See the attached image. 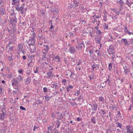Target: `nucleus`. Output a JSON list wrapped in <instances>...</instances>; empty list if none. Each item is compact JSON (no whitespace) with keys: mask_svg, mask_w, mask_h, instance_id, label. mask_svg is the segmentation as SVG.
Here are the masks:
<instances>
[{"mask_svg":"<svg viewBox=\"0 0 133 133\" xmlns=\"http://www.w3.org/2000/svg\"><path fill=\"white\" fill-rule=\"evenodd\" d=\"M123 66V69L124 70V72L125 74H127L130 72L129 67V65L125 62H123L122 64Z\"/></svg>","mask_w":133,"mask_h":133,"instance_id":"1","label":"nucleus"},{"mask_svg":"<svg viewBox=\"0 0 133 133\" xmlns=\"http://www.w3.org/2000/svg\"><path fill=\"white\" fill-rule=\"evenodd\" d=\"M35 32H33L31 37H30L29 38V42L30 43L29 44L34 46L35 45V43L36 41L35 39Z\"/></svg>","mask_w":133,"mask_h":133,"instance_id":"2","label":"nucleus"},{"mask_svg":"<svg viewBox=\"0 0 133 133\" xmlns=\"http://www.w3.org/2000/svg\"><path fill=\"white\" fill-rule=\"evenodd\" d=\"M127 133H133V127L131 125H128L126 126Z\"/></svg>","mask_w":133,"mask_h":133,"instance_id":"3","label":"nucleus"},{"mask_svg":"<svg viewBox=\"0 0 133 133\" xmlns=\"http://www.w3.org/2000/svg\"><path fill=\"white\" fill-rule=\"evenodd\" d=\"M89 105L90 106L91 108V110L92 111V114H93L95 112H94V111H96L97 110V105L96 103L94 104L93 105L90 104Z\"/></svg>","mask_w":133,"mask_h":133,"instance_id":"4","label":"nucleus"},{"mask_svg":"<svg viewBox=\"0 0 133 133\" xmlns=\"http://www.w3.org/2000/svg\"><path fill=\"white\" fill-rule=\"evenodd\" d=\"M43 47L44 49L42 50L43 53L44 55H46L48 53L49 50V45H44Z\"/></svg>","mask_w":133,"mask_h":133,"instance_id":"5","label":"nucleus"},{"mask_svg":"<svg viewBox=\"0 0 133 133\" xmlns=\"http://www.w3.org/2000/svg\"><path fill=\"white\" fill-rule=\"evenodd\" d=\"M98 101L102 102V103L103 104L106 102V101L104 99V97L102 96H99L98 97Z\"/></svg>","mask_w":133,"mask_h":133,"instance_id":"6","label":"nucleus"},{"mask_svg":"<svg viewBox=\"0 0 133 133\" xmlns=\"http://www.w3.org/2000/svg\"><path fill=\"white\" fill-rule=\"evenodd\" d=\"M86 51L87 52H89L90 54V56H91V54H92L93 52L94 49L92 47H89L87 48Z\"/></svg>","mask_w":133,"mask_h":133,"instance_id":"7","label":"nucleus"},{"mask_svg":"<svg viewBox=\"0 0 133 133\" xmlns=\"http://www.w3.org/2000/svg\"><path fill=\"white\" fill-rule=\"evenodd\" d=\"M121 41L122 42L124 43L125 46H128L129 45L127 39L126 38H122L121 40Z\"/></svg>","mask_w":133,"mask_h":133,"instance_id":"8","label":"nucleus"},{"mask_svg":"<svg viewBox=\"0 0 133 133\" xmlns=\"http://www.w3.org/2000/svg\"><path fill=\"white\" fill-rule=\"evenodd\" d=\"M84 46L85 47V46L84 45V43L83 42H82L80 44H77V46L76 47V49L79 50L80 49H81L82 48L83 46Z\"/></svg>","mask_w":133,"mask_h":133,"instance_id":"9","label":"nucleus"},{"mask_svg":"<svg viewBox=\"0 0 133 133\" xmlns=\"http://www.w3.org/2000/svg\"><path fill=\"white\" fill-rule=\"evenodd\" d=\"M12 4L13 5H15L16 6L19 4V0H12Z\"/></svg>","mask_w":133,"mask_h":133,"instance_id":"10","label":"nucleus"},{"mask_svg":"<svg viewBox=\"0 0 133 133\" xmlns=\"http://www.w3.org/2000/svg\"><path fill=\"white\" fill-rule=\"evenodd\" d=\"M81 63V61H79L78 62V63L76 64V70L78 71L81 70V67L79 66Z\"/></svg>","mask_w":133,"mask_h":133,"instance_id":"11","label":"nucleus"},{"mask_svg":"<svg viewBox=\"0 0 133 133\" xmlns=\"http://www.w3.org/2000/svg\"><path fill=\"white\" fill-rule=\"evenodd\" d=\"M5 115V114L3 111H2L0 112V120H3Z\"/></svg>","mask_w":133,"mask_h":133,"instance_id":"12","label":"nucleus"},{"mask_svg":"<svg viewBox=\"0 0 133 133\" xmlns=\"http://www.w3.org/2000/svg\"><path fill=\"white\" fill-rule=\"evenodd\" d=\"M19 4L17 5L16 6V10L18 11H22L23 10L24 8L22 6H21L19 7Z\"/></svg>","mask_w":133,"mask_h":133,"instance_id":"13","label":"nucleus"},{"mask_svg":"<svg viewBox=\"0 0 133 133\" xmlns=\"http://www.w3.org/2000/svg\"><path fill=\"white\" fill-rule=\"evenodd\" d=\"M109 54V55L113 54L114 53V50L112 49L111 46H110L108 49Z\"/></svg>","mask_w":133,"mask_h":133,"instance_id":"14","label":"nucleus"},{"mask_svg":"<svg viewBox=\"0 0 133 133\" xmlns=\"http://www.w3.org/2000/svg\"><path fill=\"white\" fill-rule=\"evenodd\" d=\"M47 74L48 78H51V77H53V75L52 74V72L51 71L48 72Z\"/></svg>","mask_w":133,"mask_h":133,"instance_id":"15","label":"nucleus"},{"mask_svg":"<svg viewBox=\"0 0 133 133\" xmlns=\"http://www.w3.org/2000/svg\"><path fill=\"white\" fill-rule=\"evenodd\" d=\"M69 50L71 54H74L75 51V49L74 47L70 46Z\"/></svg>","mask_w":133,"mask_h":133,"instance_id":"16","label":"nucleus"},{"mask_svg":"<svg viewBox=\"0 0 133 133\" xmlns=\"http://www.w3.org/2000/svg\"><path fill=\"white\" fill-rule=\"evenodd\" d=\"M53 59L56 62H58L60 61V57L57 55Z\"/></svg>","mask_w":133,"mask_h":133,"instance_id":"17","label":"nucleus"},{"mask_svg":"<svg viewBox=\"0 0 133 133\" xmlns=\"http://www.w3.org/2000/svg\"><path fill=\"white\" fill-rule=\"evenodd\" d=\"M103 27L104 30H107L108 29L109 26L105 23H104L103 24Z\"/></svg>","mask_w":133,"mask_h":133,"instance_id":"18","label":"nucleus"},{"mask_svg":"<svg viewBox=\"0 0 133 133\" xmlns=\"http://www.w3.org/2000/svg\"><path fill=\"white\" fill-rule=\"evenodd\" d=\"M99 113L103 117V116L105 114V112L102 109L100 110Z\"/></svg>","mask_w":133,"mask_h":133,"instance_id":"19","label":"nucleus"},{"mask_svg":"<svg viewBox=\"0 0 133 133\" xmlns=\"http://www.w3.org/2000/svg\"><path fill=\"white\" fill-rule=\"evenodd\" d=\"M91 122L93 124H95L96 123L95 118L93 116L91 118Z\"/></svg>","mask_w":133,"mask_h":133,"instance_id":"20","label":"nucleus"},{"mask_svg":"<svg viewBox=\"0 0 133 133\" xmlns=\"http://www.w3.org/2000/svg\"><path fill=\"white\" fill-rule=\"evenodd\" d=\"M11 20L12 21L15 22L16 23L17 22V18L15 16H13V17H12Z\"/></svg>","mask_w":133,"mask_h":133,"instance_id":"21","label":"nucleus"},{"mask_svg":"<svg viewBox=\"0 0 133 133\" xmlns=\"http://www.w3.org/2000/svg\"><path fill=\"white\" fill-rule=\"evenodd\" d=\"M80 90H77L76 92H75L74 94L75 96H78L80 94Z\"/></svg>","mask_w":133,"mask_h":133,"instance_id":"22","label":"nucleus"},{"mask_svg":"<svg viewBox=\"0 0 133 133\" xmlns=\"http://www.w3.org/2000/svg\"><path fill=\"white\" fill-rule=\"evenodd\" d=\"M119 4L120 5V11L122 10V9H123V7L124 4H125V3H119Z\"/></svg>","mask_w":133,"mask_h":133,"instance_id":"23","label":"nucleus"},{"mask_svg":"<svg viewBox=\"0 0 133 133\" xmlns=\"http://www.w3.org/2000/svg\"><path fill=\"white\" fill-rule=\"evenodd\" d=\"M22 45L20 44H19L18 45V50L19 51H22Z\"/></svg>","mask_w":133,"mask_h":133,"instance_id":"24","label":"nucleus"},{"mask_svg":"<svg viewBox=\"0 0 133 133\" xmlns=\"http://www.w3.org/2000/svg\"><path fill=\"white\" fill-rule=\"evenodd\" d=\"M58 85L57 84H53L51 85V87L52 88H56Z\"/></svg>","mask_w":133,"mask_h":133,"instance_id":"25","label":"nucleus"},{"mask_svg":"<svg viewBox=\"0 0 133 133\" xmlns=\"http://www.w3.org/2000/svg\"><path fill=\"white\" fill-rule=\"evenodd\" d=\"M0 13L1 14L4 15L5 14V12L4 9H1L0 10Z\"/></svg>","mask_w":133,"mask_h":133,"instance_id":"26","label":"nucleus"},{"mask_svg":"<svg viewBox=\"0 0 133 133\" xmlns=\"http://www.w3.org/2000/svg\"><path fill=\"white\" fill-rule=\"evenodd\" d=\"M45 99H46V100L47 101H49L50 99L51 98L50 97H49L47 95L45 96Z\"/></svg>","mask_w":133,"mask_h":133,"instance_id":"27","label":"nucleus"},{"mask_svg":"<svg viewBox=\"0 0 133 133\" xmlns=\"http://www.w3.org/2000/svg\"><path fill=\"white\" fill-rule=\"evenodd\" d=\"M74 8L75 9H77V6H78V3H75V2H74Z\"/></svg>","mask_w":133,"mask_h":133,"instance_id":"28","label":"nucleus"},{"mask_svg":"<svg viewBox=\"0 0 133 133\" xmlns=\"http://www.w3.org/2000/svg\"><path fill=\"white\" fill-rule=\"evenodd\" d=\"M117 127H119L120 129L122 127V124L119 123H117Z\"/></svg>","mask_w":133,"mask_h":133,"instance_id":"29","label":"nucleus"},{"mask_svg":"<svg viewBox=\"0 0 133 133\" xmlns=\"http://www.w3.org/2000/svg\"><path fill=\"white\" fill-rule=\"evenodd\" d=\"M112 68V66L111 64L110 63L108 64V70L109 71H111Z\"/></svg>","mask_w":133,"mask_h":133,"instance_id":"30","label":"nucleus"},{"mask_svg":"<svg viewBox=\"0 0 133 133\" xmlns=\"http://www.w3.org/2000/svg\"><path fill=\"white\" fill-rule=\"evenodd\" d=\"M17 79L18 81H22V78L21 75H18V77L17 78Z\"/></svg>","mask_w":133,"mask_h":133,"instance_id":"31","label":"nucleus"},{"mask_svg":"<svg viewBox=\"0 0 133 133\" xmlns=\"http://www.w3.org/2000/svg\"><path fill=\"white\" fill-rule=\"evenodd\" d=\"M29 45H30V49H31V50H32V49L31 48V46H32L33 47V50H34V51L35 50V45H34V46H32L30 44H29V43L30 44V42H29ZM32 51L33 52V51Z\"/></svg>","mask_w":133,"mask_h":133,"instance_id":"32","label":"nucleus"},{"mask_svg":"<svg viewBox=\"0 0 133 133\" xmlns=\"http://www.w3.org/2000/svg\"><path fill=\"white\" fill-rule=\"evenodd\" d=\"M97 66L98 67V65L96 64H94L92 66V69L94 71L95 69L96 68Z\"/></svg>","mask_w":133,"mask_h":133,"instance_id":"33","label":"nucleus"},{"mask_svg":"<svg viewBox=\"0 0 133 133\" xmlns=\"http://www.w3.org/2000/svg\"><path fill=\"white\" fill-rule=\"evenodd\" d=\"M14 48V47L13 46H10L9 48V49L10 51L11 52H13L14 50L13 49Z\"/></svg>","mask_w":133,"mask_h":133,"instance_id":"34","label":"nucleus"},{"mask_svg":"<svg viewBox=\"0 0 133 133\" xmlns=\"http://www.w3.org/2000/svg\"><path fill=\"white\" fill-rule=\"evenodd\" d=\"M129 30L127 28V26H125L124 27V31L125 33H128Z\"/></svg>","mask_w":133,"mask_h":133,"instance_id":"35","label":"nucleus"},{"mask_svg":"<svg viewBox=\"0 0 133 133\" xmlns=\"http://www.w3.org/2000/svg\"><path fill=\"white\" fill-rule=\"evenodd\" d=\"M113 10L114 11V12L117 15H118L119 14L120 12L121 11H120V9L119 11H116L115 10Z\"/></svg>","mask_w":133,"mask_h":133,"instance_id":"36","label":"nucleus"},{"mask_svg":"<svg viewBox=\"0 0 133 133\" xmlns=\"http://www.w3.org/2000/svg\"><path fill=\"white\" fill-rule=\"evenodd\" d=\"M18 71L19 74H23V70L22 69H20Z\"/></svg>","mask_w":133,"mask_h":133,"instance_id":"37","label":"nucleus"},{"mask_svg":"<svg viewBox=\"0 0 133 133\" xmlns=\"http://www.w3.org/2000/svg\"><path fill=\"white\" fill-rule=\"evenodd\" d=\"M20 108L22 110H23L25 111L26 110V109L25 107H23L22 106H21L20 107Z\"/></svg>","mask_w":133,"mask_h":133,"instance_id":"38","label":"nucleus"},{"mask_svg":"<svg viewBox=\"0 0 133 133\" xmlns=\"http://www.w3.org/2000/svg\"><path fill=\"white\" fill-rule=\"evenodd\" d=\"M100 17L98 16H96L95 15V16H93V18L94 19V21L95 20L96 18L97 19H98L100 18Z\"/></svg>","mask_w":133,"mask_h":133,"instance_id":"39","label":"nucleus"},{"mask_svg":"<svg viewBox=\"0 0 133 133\" xmlns=\"http://www.w3.org/2000/svg\"><path fill=\"white\" fill-rule=\"evenodd\" d=\"M89 78L90 80H91L92 79L94 78V75L93 74L91 76H89Z\"/></svg>","mask_w":133,"mask_h":133,"instance_id":"40","label":"nucleus"},{"mask_svg":"<svg viewBox=\"0 0 133 133\" xmlns=\"http://www.w3.org/2000/svg\"><path fill=\"white\" fill-rule=\"evenodd\" d=\"M37 105H39L40 104H42V102L40 100H38L37 101Z\"/></svg>","mask_w":133,"mask_h":133,"instance_id":"41","label":"nucleus"},{"mask_svg":"<svg viewBox=\"0 0 133 133\" xmlns=\"http://www.w3.org/2000/svg\"><path fill=\"white\" fill-rule=\"evenodd\" d=\"M43 91L44 92H47L48 91V89L46 87H44L43 89Z\"/></svg>","mask_w":133,"mask_h":133,"instance_id":"42","label":"nucleus"},{"mask_svg":"<svg viewBox=\"0 0 133 133\" xmlns=\"http://www.w3.org/2000/svg\"><path fill=\"white\" fill-rule=\"evenodd\" d=\"M67 87H68V88L70 89H72L73 88V87L70 84H69Z\"/></svg>","mask_w":133,"mask_h":133,"instance_id":"43","label":"nucleus"},{"mask_svg":"<svg viewBox=\"0 0 133 133\" xmlns=\"http://www.w3.org/2000/svg\"><path fill=\"white\" fill-rule=\"evenodd\" d=\"M13 43L11 41H10L8 44L7 45V47H8L9 45H10L11 44H13Z\"/></svg>","mask_w":133,"mask_h":133,"instance_id":"44","label":"nucleus"},{"mask_svg":"<svg viewBox=\"0 0 133 133\" xmlns=\"http://www.w3.org/2000/svg\"><path fill=\"white\" fill-rule=\"evenodd\" d=\"M107 16H104L103 17V20L104 21H106L107 20Z\"/></svg>","mask_w":133,"mask_h":133,"instance_id":"45","label":"nucleus"},{"mask_svg":"<svg viewBox=\"0 0 133 133\" xmlns=\"http://www.w3.org/2000/svg\"><path fill=\"white\" fill-rule=\"evenodd\" d=\"M31 71L30 70H27L26 73H27V75L28 76L31 73Z\"/></svg>","mask_w":133,"mask_h":133,"instance_id":"46","label":"nucleus"},{"mask_svg":"<svg viewBox=\"0 0 133 133\" xmlns=\"http://www.w3.org/2000/svg\"><path fill=\"white\" fill-rule=\"evenodd\" d=\"M30 80L29 79V78H27L26 79V82L27 83H29L30 81Z\"/></svg>","mask_w":133,"mask_h":133,"instance_id":"47","label":"nucleus"},{"mask_svg":"<svg viewBox=\"0 0 133 133\" xmlns=\"http://www.w3.org/2000/svg\"><path fill=\"white\" fill-rule=\"evenodd\" d=\"M130 2H129L128 0H127L126 2V3H125V4L126 3L129 7V3H130Z\"/></svg>","mask_w":133,"mask_h":133,"instance_id":"48","label":"nucleus"},{"mask_svg":"<svg viewBox=\"0 0 133 133\" xmlns=\"http://www.w3.org/2000/svg\"><path fill=\"white\" fill-rule=\"evenodd\" d=\"M81 10H82V12H83L85 9V8L83 6H82L81 7Z\"/></svg>","mask_w":133,"mask_h":133,"instance_id":"49","label":"nucleus"},{"mask_svg":"<svg viewBox=\"0 0 133 133\" xmlns=\"http://www.w3.org/2000/svg\"><path fill=\"white\" fill-rule=\"evenodd\" d=\"M110 38L108 39V41H112L113 40V39L112 38V37L111 36H110Z\"/></svg>","mask_w":133,"mask_h":133,"instance_id":"50","label":"nucleus"},{"mask_svg":"<svg viewBox=\"0 0 133 133\" xmlns=\"http://www.w3.org/2000/svg\"><path fill=\"white\" fill-rule=\"evenodd\" d=\"M118 2V3H124L123 1H122L121 0H120L118 1H117V3Z\"/></svg>","mask_w":133,"mask_h":133,"instance_id":"51","label":"nucleus"},{"mask_svg":"<svg viewBox=\"0 0 133 133\" xmlns=\"http://www.w3.org/2000/svg\"><path fill=\"white\" fill-rule=\"evenodd\" d=\"M46 58V57H45V55H43L42 56V60H45V59Z\"/></svg>","mask_w":133,"mask_h":133,"instance_id":"52","label":"nucleus"},{"mask_svg":"<svg viewBox=\"0 0 133 133\" xmlns=\"http://www.w3.org/2000/svg\"><path fill=\"white\" fill-rule=\"evenodd\" d=\"M8 59L9 61H11L12 60V58L11 57L9 56L8 57Z\"/></svg>","mask_w":133,"mask_h":133,"instance_id":"53","label":"nucleus"},{"mask_svg":"<svg viewBox=\"0 0 133 133\" xmlns=\"http://www.w3.org/2000/svg\"><path fill=\"white\" fill-rule=\"evenodd\" d=\"M116 131L117 133H119L120 132H121V131L120 129H117V130H116Z\"/></svg>","mask_w":133,"mask_h":133,"instance_id":"54","label":"nucleus"},{"mask_svg":"<svg viewBox=\"0 0 133 133\" xmlns=\"http://www.w3.org/2000/svg\"><path fill=\"white\" fill-rule=\"evenodd\" d=\"M66 82V81L65 79H64L62 81V82L63 83L65 84Z\"/></svg>","mask_w":133,"mask_h":133,"instance_id":"55","label":"nucleus"},{"mask_svg":"<svg viewBox=\"0 0 133 133\" xmlns=\"http://www.w3.org/2000/svg\"><path fill=\"white\" fill-rule=\"evenodd\" d=\"M111 133V131L110 130V129H108L107 131V132L106 133Z\"/></svg>","mask_w":133,"mask_h":133,"instance_id":"56","label":"nucleus"},{"mask_svg":"<svg viewBox=\"0 0 133 133\" xmlns=\"http://www.w3.org/2000/svg\"><path fill=\"white\" fill-rule=\"evenodd\" d=\"M104 16H107V12L105 10L104 11Z\"/></svg>","mask_w":133,"mask_h":133,"instance_id":"57","label":"nucleus"},{"mask_svg":"<svg viewBox=\"0 0 133 133\" xmlns=\"http://www.w3.org/2000/svg\"><path fill=\"white\" fill-rule=\"evenodd\" d=\"M77 121H79L81 120V119L80 118L78 117L77 118Z\"/></svg>","mask_w":133,"mask_h":133,"instance_id":"58","label":"nucleus"},{"mask_svg":"<svg viewBox=\"0 0 133 133\" xmlns=\"http://www.w3.org/2000/svg\"><path fill=\"white\" fill-rule=\"evenodd\" d=\"M14 82H15V83L16 85H17L18 84V82L17 81L15 80H14Z\"/></svg>","mask_w":133,"mask_h":133,"instance_id":"59","label":"nucleus"},{"mask_svg":"<svg viewBox=\"0 0 133 133\" xmlns=\"http://www.w3.org/2000/svg\"><path fill=\"white\" fill-rule=\"evenodd\" d=\"M66 91H67V92H69L70 91V89L68 88V87H66Z\"/></svg>","mask_w":133,"mask_h":133,"instance_id":"60","label":"nucleus"},{"mask_svg":"<svg viewBox=\"0 0 133 133\" xmlns=\"http://www.w3.org/2000/svg\"><path fill=\"white\" fill-rule=\"evenodd\" d=\"M129 35H130L131 34L133 35V33H132V32H131L129 31L128 33Z\"/></svg>","mask_w":133,"mask_h":133,"instance_id":"61","label":"nucleus"},{"mask_svg":"<svg viewBox=\"0 0 133 133\" xmlns=\"http://www.w3.org/2000/svg\"><path fill=\"white\" fill-rule=\"evenodd\" d=\"M34 72L35 73H38V69H37H37L36 70L34 71Z\"/></svg>","mask_w":133,"mask_h":133,"instance_id":"62","label":"nucleus"},{"mask_svg":"<svg viewBox=\"0 0 133 133\" xmlns=\"http://www.w3.org/2000/svg\"><path fill=\"white\" fill-rule=\"evenodd\" d=\"M32 66H33V63L32 60H31L30 62L29 63Z\"/></svg>","mask_w":133,"mask_h":133,"instance_id":"63","label":"nucleus"},{"mask_svg":"<svg viewBox=\"0 0 133 133\" xmlns=\"http://www.w3.org/2000/svg\"><path fill=\"white\" fill-rule=\"evenodd\" d=\"M70 36H72L73 35V34L72 32H70L69 33Z\"/></svg>","mask_w":133,"mask_h":133,"instance_id":"64","label":"nucleus"}]
</instances>
